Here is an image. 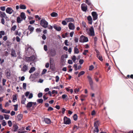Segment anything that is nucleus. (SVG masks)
<instances>
[{"label": "nucleus", "mask_w": 133, "mask_h": 133, "mask_svg": "<svg viewBox=\"0 0 133 133\" xmlns=\"http://www.w3.org/2000/svg\"><path fill=\"white\" fill-rule=\"evenodd\" d=\"M40 24L42 26L45 28L48 27V23L45 19H42L41 21Z\"/></svg>", "instance_id": "f257e3e1"}, {"label": "nucleus", "mask_w": 133, "mask_h": 133, "mask_svg": "<svg viewBox=\"0 0 133 133\" xmlns=\"http://www.w3.org/2000/svg\"><path fill=\"white\" fill-rule=\"evenodd\" d=\"M88 41V38L87 37L83 35H81L80 37L79 42L81 43L87 42Z\"/></svg>", "instance_id": "f03ea898"}, {"label": "nucleus", "mask_w": 133, "mask_h": 133, "mask_svg": "<svg viewBox=\"0 0 133 133\" xmlns=\"http://www.w3.org/2000/svg\"><path fill=\"white\" fill-rule=\"evenodd\" d=\"M87 32L90 36H94L95 34L94 28L93 26H91L89 29V31L88 30Z\"/></svg>", "instance_id": "7ed1b4c3"}, {"label": "nucleus", "mask_w": 133, "mask_h": 133, "mask_svg": "<svg viewBox=\"0 0 133 133\" xmlns=\"http://www.w3.org/2000/svg\"><path fill=\"white\" fill-rule=\"evenodd\" d=\"M71 123V121L69 118L65 116L64 118V123L66 124H69Z\"/></svg>", "instance_id": "20e7f679"}, {"label": "nucleus", "mask_w": 133, "mask_h": 133, "mask_svg": "<svg viewBox=\"0 0 133 133\" xmlns=\"http://www.w3.org/2000/svg\"><path fill=\"white\" fill-rule=\"evenodd\" d=\"M87 77L89 79V83L91 87V89L92 90H94V87L93 85V82L92 79L91 77L89 76H88Z\"/></svg>", "instance_id": "39448f33"}, {"label": "nucleus", "mask_w": 133, "mask_h": 133, "mask_svg": "<svg viewBox=\"0 0 133 133\" xmlns=\"http://www.w3.org/2000/svg\"><path fill=\"white\" fill-rule=\"evenodd\" d=\"M82 10L84 12H86L87 9V6L85 4H82L81 5Z\"/></svg>", "instance_id": "423d86ee"}, {"label": "nucleus", "mask_w": 133, "mask_h": 133, "mask_svg": "<svg viewBox=\"0 0 133 133\" xmlns=\"http://www.w3.org/2000/svg\"><path fill=\"white\" fill-rule=\"evenodd\" d=\"M91 14L93 20L95 21L97 19L98 15L96 12H92Z\"/></svg>", "instance_id": "0eeeda50"}, {"label": "nucleus", "mask_w": 133, "mask_h": 133, "mask_svg": "<svg viewBox=\"0 0 133 133\" xmlns=\"http://www.w3.org/2000/svg\"><path fill=\"white\" fill-rule=\"evenodd\" d=\"M35 56L34 55H32L30 57H26V59L27 61H33L35 59Z\"/></svg>", "instance_id": "6e6552de"}, {"label": "nucleus", "mask_w": 133, "mask_h": 133, "mask_svg": "<svg viewBox=\"0 0 133 133\" xmlns=\"http://www.w3.org/2000/svg\"><path fill=\"white\" fill-rule=\"evenodd\" d=\"M14 10L11 7H8L6 9V12L10 14H11L13 12Z\"/></svg>", "instance_id": "1a4fd4ad"}, {"label": "nucleus", "mask_w": 133, "mask_h": 133, "mask_svg": "<svg viewBox=\"0 0 133 133\" xmlns=\"http://www.w3.org/2000/svg\"><path fill=\"white\" fill-rule=\"evenodd\" d=\"M68 27L70 30H74L75 29V26L73 23H69L68 24Z\"/></svg>", "instance_id": "9d476101"}, {"label": "nucleus", "mask_w": 133, "mask_h": 133, "mask_svg": "<svg viewBox=\"0 0 133 133\" xmlns=\"http://www.w3.org/2000/svg\"><path fill=\"white\" fill-rule=\"evenodd\" d=\"M5 75L6 77L8 78H9L10 77V71L9 69H7L5 71Z\"/></svg>", "instance_id": "9b49d317"}, {"label": "nucleus", "mask_w": 133, "mask_h": 133, "mask_svg": "<svg viewBox=\"0 0 133 133\" xmlns=\"http://www.w3.org/2000/svg\"><path fill=\"white\" fill-rule=\"evenodd\" d=\"M28 69V66L26 65H23L22 68L21 69V70L24 72H25Z\"/></svg>", "instance_id": "f8f14e48"}, {"label": "nucleus", "mask_w": 133, "mask_h": 133, "mask_svg": "<svg viewBox=\"0 0 133 133\" xmlns=\"http://www.w3.org/2000/svg\"><path fill=\"white\" fill-rule=\"evenodd\" d=\"M50 53L51 56H55L56 55V51L54 49H51Z\"/></svg>", "instance_id": "ddd939ff"}, {"label": "nucleus", "mask_w": 133, "mask_h": 133, "mask_svg": "<svg viewBox=\"0 0 133 133\" xmlns=\"http://www.w3.org/2000/svg\"><path fill=\"white\" fill-rule=\"evenodd\" d=\"M23 115L22 114H19L17 115L16 118V120L18 121H20Z\"/></svg>", "instance_id": "4468645a"}, {"label": "nucleus", "mask_w": 133, "mask_h": 133, "mask_svg": "<svg viewBox=\"0 0 133 133\" xmlns=\"http://www.w3.org/2000/svg\"><path fill=\"white\" fill-rule=\"evenodd\" d=\"M65 21L67 22H74V20L72 18H68L65 19Z\"/></svg>", "instance_id": "2eb2a0df"}, {"label": "nucleus", "mask_w": 133, "mask_h": 133, "mask_svg": "<svg viewBox=\"0 0 133 133\" xmlns=\"http://www.w3.org/2000/svg\"><path fill=\"white\" fill-rule=\"evenodd\" d=\"M20 17L23 20H25L26 18L25 14L23 12H22L21 13Z\"/></svg>", "instance_id": "dca6fc26"}, {"label": "nucleus", "mask_w": 133, "mask_h": 133, "mask_svg": "<svg viewBox=\"0 0 133 133\" xmlns=\"http://www.w3.org/2000/svg\"><path fill=\"white\" fill-rule=\"evenodd\" d=\"M44 120L45 123L47 124H50L51 122L50 119L48 118H44Z\"/></svg>", "instance_id": "f3484780"}, {"label": "nucleus", "mask_w": 133, "mask_h": 133, "mask_svg": "<svg viewBox=\"0 0 133 133\" xmlns=\"http://www.w3.org/2000/svg\"><path fill=\"white\" fill-rule=\"evenodd\" d=\"M11 55L12 57H16L17 55L15 50L13 49H11Z\"/></svg>", "instance_id": "a211bd4d"}, {"label": "nucleus", "mask_w": 133, "mask_h": 133, "mask_svg": "<svg viewBox=\"0 0 133 133\" xmlns=\"http://www.w3.org/2000/svg\"><path fill=\"white\" fill-rule=\"evenodd\" d=\"M26 101V98L25 97L24 95L22 96V98L21 101V103L23 104H24L25 101Z\"/></svg>", "instance_id": "6ab92c4d"}, {"label": "nucleus", "mask_w": 133, "mask_h": 133, "mask_svg": "<svg viewBox=\"0 0 133 133\" xmlns=\"http://www.w3.org/2000/svg\"><path fill=\"white\" fill-rule=\"evenodd\" d=\"M54 28L58 31H60L61 30V27L58 26L56 25H54Z\"/></svg>", "instance_id": "aec40b11"}, {"label": "nucleus", "mask_w": 133, "mask_h": 133, "mask_svg": "<svg viewBox=\"0 0 133 133\" xmlns=\"http://www.w3.org/2000/svg\"><path fill=\"white\" fill-rule=\"evenodd\" d=\"M32 102H28L26 106V107L28 108H29L32 106Z\"/></svg>", "instance_id": "412c9836"}, {"label": "nucleus", "mask_w": 133, "mask_h": 133, "mask_svg": "<svg viewBox=\"0 0 133 133\" xmlns=\"http://www.w3.org/2000/svg\"><path fill=\"white\" fill-rule=\"evenodd\" d=\"M14 131V132L16 131L18 129V127L17 124H14L13 126Z\"/></svg>", "instance_id": "4be33fe9"}, {"label": "nucleus", "mask_w": 133, "mask_h": 133, "mask_svg": "<svg viewBox=\"0 0 133 133\" xmlns=\"http://www.w3.org/2000/svg\"><path fill=\"white\" fill-rule=\"evenodd\" d=\"M6 15L4 12H1L0 16L2 18H4L6 17Z\"/></svg>", "instance_id": "5701e85b"}, {"label": "nucleus", "mask_w": 133, "mask_h": 133, "mask_svg": "<svg viewBox=\"0 0 133 133\" xmlns=\"http://www.w3.org/2000/svg\"><path fill=\"white\" fill-rule=\"evenodd\" d=\"M82 24L83 26L84 27L85 29L87 31L88 30V28L87 27L86 25V24L85 22L83 21L82 22Z\"/></svg>", "instance_id": "b1692460"}, {"label": "nucleus", "mask_w": 133, "mask_h": 133, "mask_svg": "<svg viewBox=\"0 0 133 133\" xmlns=\"http://www.w3.org/2000/svg\"><path fill=\"white\" fill-rule=\"evenodd\" d=\"M79 53V50L77 48V46L74 48V53L75 54H78Z\"/></svg>", "instance_id": "393cba45"}, {"label": "nucleus", "mask_w": 133, "mask_h": 133, "mask_svg": "<svg viewBox=\"0 0 133 133\" xmlns=\"http://www.w3.org/2000/svg\"><path fill=\"white\" fill-rule=\"evenodd\" d=\"M28 29L31 32L30 33L31 34L33 31L34 28L33 27H32L31 26L29 25L28 26Z\"/></svg>", "instance_id": "a878e982"}, {"label": "nucleus", "mask_w": 133, "mask_h": 133, "mask_svg": "<svg viewBox=\"0 0 133 133\" xmlns=\"http://www.w3.org/2000/svg\"><path fill=\"white\" fill-rule=\"evenodd\" d=\"M2 112L6 114H9L10 112V110H7L6 109H3L1 111Z\"/></svg>", "instance_id": "bb28decb"}, {"label": "nucleus", "mask_w": 133, "mask_h": 133, "mask_svg": "<svg viewBox=\"0 0 133 133\" xmlns=\"http://www.w3.org/2000/svg\"><path fill=\"white\" fill-rule=\"evenodd\" d=\"M23 21V20L21 19L20 17H18L17 18V22L18 23H20L22 21Z\"/></svg>", "instance_id": "cd10ccee"}, {"label": "nucleus", "mask_w": 133, "mask_h": 133, "mask_svg": "<svg viewBox=\"0 0 133 133\" xmlns=\"http://www.w3.org/2000/svg\"><path fill=\"white\" fill-rule=\"evenodd\" d=\"M51 16L52 17H56L58 16V14L57 13L53 12L51 14Z\"/></svg>", "instance_id": "c85d7f7f"}, {"label": "nucleus", "mask_w": 133, "mask_h": 133, "mask_svg": "<svg viewBox=\"0 0 133 133\" xmlns=\"http://www.w3.org/2000/svg\"><path fill=\"white\" fill-rule=\"evenodd\" d=\"M35 70V68L34 67H32L30 68L29 72L30 73H31L33 72Z\"/></svg>", "instance_id": "c756f323"}, {"label": "nucleus", "mask_w": 133, "mask_h": 133, "mask_svg": "<svg viewBox=\"0 0 133 133\" xmlns=\"http://www.w3.org/2000/svg\"><path fill=\"white\" fill-rule=\"evenodd\" d=\"M19 8L20 9H25L26 8V6L24 5H21L19 6Z\"/></svg>", "instance_id": "7c9ffc66"}, {"label": "nucleus", "mask_w": 133, "mask_h": 133, "mask_svg": "<svg viewBox=\"0 0 133 133\" xmlns=\"http://www.w3.org/2000/svg\"><path fill=\"white\" fill-rule=\"evenodd\" d=\"M97 57L100 61H102L103 60L102 57L101 55H100V54L99 55H97Z\"/></svg>", "instance_id": "2f4dec72"}, {"label": "nucleus", "mask_w": 133, "mask_h": 133, "mask_svg": "<svg viewBox=\"0 0 133 133\" xmlns=\"http://www.w3.org/2000/svg\"><path fill=\"white\" fill-rule=\"evenodd\" d=\"M99 121H98L95 122L94 124V127H98V125H99Z\"/></svg>", "instance_id": "473e14b6"}, {"label": "nucleus", "mask_w": 133, "mask_h": 133, "mask_svg": "<svg viewBox=\"0 0 133 133\" xmlns=\"http://www.w3.org/2000/svg\"><path fill=\"white\" fill-rule=\"evenodd\" d=\"M85 72L84 71H82L80 72L78 74V77H79L81 75H82L84 74Z\"/></svg>", "instance_id": "72a5a7b5"}, {"label": "nucleus", "mask_w": 133, "mask_h": 133, "mask_svg": "<svg viewBox=\"0 0 133 133\" xmlns=\"http://www.w3.org/2000/svg\"><path fill=\"white\" fill-rule=\"evenodd\" d=\"M3 115L4 116V118L5 119L8 120L9 119V116L8 115L5 114Z\"/></svg>", "instance_id": "f704fd0d"}, {"label": "nucleus", "mask_w": 133, "mask_h": 133, "mask_svg": "<svg viewBox=\"0 0 133 133\" xmlns=\"http://www.w3.org/2000/svg\"><path fill=\"white\" fill-rule=\"evenodd\" d=\"M62 97L63 99H66L68 98V96L66 95L63 94L62 95Z\"/></svg>", "instance_id": "c9c22d12"}, {"label": "nucleus", "mask_w": 133, "mask_h": 133, "mask_svg": "<svg viewBox=\"0 0 133 133\" xmlns=\"http://www.w3.org/2000/svg\"><path fill=\"white\" fill-rule=\"evenodd\" d=\"M37 101L39 103H42L43 102V100L42 99H39L37 100Z\"/></svg>", "instance_id": "e433bc0d"}, {"label": "nucleus", "mask_w": 133, "mask_h": 133, "mask_svg": "<svg viewBox=\"0 0 133 133\" xmlns=\"http://www.w3.org/2000/svg\"><path fill=\"white\" fill-rule=\"evenodd\" d=\"M16 28V25H14L11 28V31H14Z\"/></svg>", "instance_id": "4c0bfd02"}, {"label": "nucleus", "mask_w": 133, "mask_h": 133, "mask_svg": "<svg viewBox=\"0 0 133 133\" xmlns=\"http://www.w3.org/2000/svg\"><path fill=\"white\" fill-rule=\"evenodd\" d=\"M85 2L88 5H91V4L90 1L89 0H85Z\"/></svg>", "instance_id": "58836bf2"}, {"label": "nucleus", "mask_w": 133, "mask_h": 133, "mask_svg": "<svg viewBox=\"0 0 133 133\" xmlns=\"http://www.w3.org/2000/svg\"><path fill=\"white\" fill-rule=\"evenodd\" d=\"M73 117L74 120L76 121L77 119V114H75L73 116Z\"/></svg>", "instance_id": "ea45409f"}, {"label": "nucleus", "mask_w": 133, "mask_h": 133, "mask_svg": "<svg viewBox=\"0 0 133 133\" xmlns=\"http://www.w3.org/2000/svg\"><path fill=\"white\" fill-rule=\"evenodd\" d=\"M95 129L94 130V131L95 132L98 133L99 132V129H98V127H95Z\"/></svg>", "instance_id": "a19ab883"}, {"label": "nucleus", "mask_w": 133, "mask_h": 133, "mask_svg": "<svg viewBox=\"0 0 133 133\" xmlns=\"http://www.w3.org/2000/svg\"><path fill=\"white\" fill-rule=\"evenodd\" d=\"M76 57L75 55L73 56L72 58V61H73L74 63H75V61L76 59Z\"/></svg>", "instance_id": "79ce46f5"}, {"label": "nucleus", "mask_w": 133, "mask_h": 133, "mask_svg": "<svg viewBox=\"0 0 133 133\" xmlns=\"http://www.w3.org/2000/svg\"><path fill=\"white\" fill-rule=\"evenodd\" d=\"M37 106V103L36 102H33L32 103V108H35Z\"/></svg>", "instance_id": "37998d69"}, {"label": "nucleus", "mask_w": 133, "mask_h": 133, "mask_svg": "<svg viewBox=\"0 0 133 133\" xmlns=\"http://www.w3.org/2000/svg\"><path fill=\"white\" fill-rule=\"evenodd\" d=\"M8 124L9 127H11L12 125V123L11 121L10 120H9L8 121Z\"/></svg>", "instance_id": "c03bdc74"}, {"label": "nucleus", "mask_w": 133, "mask_h": 133, "mask_svg": "<svg viewBox=\"0 0 133 133\" xmlns=\"http://www.w3.org/2000/svg\"><path fill=\"white\" fill-rule=\"evenodd\" d=\"M2 124L3 126H5L6 125V123L5 120H3L2 121Z\"/></svg>", "instance_id": "a18cd8bd"}, {"label": "nucleus", "mask_w": 133, "mask_h": 133, "mask_svg": "<svg viewBox=\"0 0 133 133\" xmlns=\"http://www.w3.org/2000/svg\"><path fill=\"white\" fill-rule=\"evenodd\" d=\"M13 106L14 107V109L15 111H16L17 110V108L18 105L17 104L13 105Z\"/></svg>", "instance_id": "49530a36"}, {"label": "nucleus", "mask_w": 133, "mask_h": 133, "mask_svg": "<svg viewBox=\"0 0 133 133\" xmlns=\"http://www.w3.org/2000/svg\"><path fill=\"white\" fill-rule=\"evenodd\" d=\"M88 50H84V51L83 52V54L84 55H86V53H88Z\"/></svg>", "instance_id": "de8ad7c7"}, {"label": "nucleus", "mask_w": 133, "mask_h": 133, "mask_svg": "<svg viewBox=\"0 0 133 133\" xmlns=\"http://www.w3.org/2000/svg\"><path fill=\"white\" fill-rule=\"evenodd\" d=\"M56 82H58L59 80V78L58 76H57L55 77Z\"/></svg>", "instance_id": "09e8293b"}, {"label": "nucleus", "mask_w": 133, "mask_h": 133, "mask_svg": "<svg viewBox=\"0 0 133 133\" xmlns=\"http://www.w3.org/2000/svg\"><path fill=\"white\" fill-rule=\"evenodd\" d=\"M74 68L75 70L76 71L78 70V68H77V64H75L74 65Z\"/></svg>", "instance_id": "8fccbe9b"}, {"label": "nucleus", "mask_w": 133, "mask_h": 133, "mask_svg": "<svg viewBox=\"0 0 133 133\" xmlns=\"http://www.w3.org/2000/svg\"><path fill=\"white\" fill-rule=\"evenodd\" d=\"M79 88H76L74 90V92L76 93L77 92H79Z\"/></svg>", "instance_id": "3c124183"}, {"label": "nucleus", "mask_w": 133, "mask_h": 133, "mask_svg": "<svg viewBox=\"0 0 133 133\" xmlns=\"http://www.w3.org/2000/svg\"><path fill=\"white\" fill-rule=\"evenodd\" d=\"M87 19L88 21H92V19L91 16H89L87 17Z\"/></svg>", "instance_id": "603ef678"}, {"label": "nucleus", "mask_w": 133, "mask_h": 133, "mask_svg": "<svg viewBox=\"0 0 133 133\" xmlns=\"http://www.w3.org/2000/svg\"><path fill=\"white\" fill-rule=\"evenodd\" d=\"M43 96V94L42 92L39 93L38 95V97L39 98Z\"/></svg>", "instance_id": "864d4df0"}, {"label": "nucleus", "mask_w": 133, "mask_h": 133, "mask_svg": "<svg viewBox=\"0 0 133 133\" xmlns=\"http://www.w3.org/2000/svg\"><path fill=\"white\" fill-rule=\"evenodd\" d=\"M68 35V34L67 33H65L64 34L62 35V37L63 38H65V37L67 36Z\"/></svg>", "instance_id": "5fc2aeb1"}, {"label": "nucleus", "mask_w": 133, "mask_h": 133, "mask_svg": "<svg viewBox=\"0 0 133 133\" xmlns=\"http://www.w3.org/2000/svg\"><path fill=\"white\" fill-rule=\"evenodd\" d=\"M79 62V64L81 65L83 63L84 60L82 59H80Z\"/></svg>", "instance_id": "6e6d98bb"}, {"label": "nucleus", "mask_w": 133, "mask_h": 133, "mask_svg": "<svg viewBox=\"0 0 133 133\" xmlns=\"http://www.w3.org/2000/svg\"><path fill=\"white\" fill-rule=\"evenodd\" d=\"M94 68V66L93 65H91L89 67V70H92Z\"/></svg>", "instance_id": "4d7b16f0"}, {"label": "nucleus", "mask_w": 133, "mask_h": 133, "mask_svg": "<svg viewBox=\"0 0 133 133\" xmlns=\"http://www.w3.org/2000/svg\"><path fill=\"white\" fill-rule=\"evenodd\" d=\"M0 34L2 35H5V32L3 31H0Z\"/></svg>", "instance_id": "13d9d810"}, {"label": "nucleus", "mask_w": 133, "mask_h": 133, "mask_svg": "<svg viewBox=\"0 0 133 133\" xmlns=\"http://www.w3.org/2000/svg\"><path fill=\"white\" fill-rule=\"evenodd\" d=\"M66 22L65 21H62V23L64 25H65L67 24Z\"/></svg>", "instance_id": "bf43d9fd"}, {"label": "nucleus", "mask_w": 133, "mask_h": 133, "mask_svg": "<svg viewBox=\"0 0 133 133\" xmlns=\"http://www.w3.org/2000/svg\"><path fill=\"white\" fill-rule=\"evenodd\" d=\"M17 99V98L16 96H15L14 97L13 96L12 101L14 102H15V101Z\"/></svg>", "instance_id": "052dcab7"}, {"label": "nucleus", "mask_w": 133, "mask_h": 133, "mask_svg": "<svg viewBox=\"0 0 133 133\" xmlns=\"http://www.w3.org/2000/svg\"><path fill=\"white\" fill-rule=\"evenodd\" d=\"M6 80L4 79H3L2 81L3 85H4L5 84V83L6 82Z\"/></svg>", "instance_id": "680f3d73"}, {"label": "nucleus", "mask_w": 133, "mask_h": 133, "mask_svg": "<svg viewBox=\"0 0 133 133\" xmlns=\"http://www.w3.org/2000/svg\"><path fill=\"white\" fill-rule=\"evenodd\" d=\"M0 9L1 10L3 11H4L5 10V6L1 7Z\"/></svg>", "instance_id": "e2e57ef3"}, {"label": "nucleus", "mask_w": 133, "mask_h": 133, "mask_svg": "<svg viewBox=\"0 0 133 133\" xmlns=\"http://www.w3.org/2000/svg\"><path fill=\"white\" fill-rule=\"evenodd\" d=\"M42 39L44 40H45L46 38V37L44 34H43L42 36Z\"/></svg>", "instance_id": "0e129e2a"}, {"label": "nucleus", "mask_w": 133, "mask_h": 133, "mask_svg": "<svg viewBox=\"0 0 133 133\" xmlns=\"http://www.w3.org/2000/svg\"><path fill=\"white\" fill-rule=\"evenodd\" d=\"M33 97V94L32 93H31L29 94V96L28 97V98L29 99Z\"/></svg>", "instance_id": "69168bd1"}, {"label": "nucleus", "mask_w": 133, "mask_h": 133, "mask_svg": "<svg viewBox=\"0 0 133 133\" xmlns=\"http://www.w3.org/2000/svg\"><path fill=\"white\" fill-rule=\"evenodd\" d=\"M96 114V112L95 110H93L91 113V115L92 116Z\"/></svg>", "instance_id": "338daca9"}, {"label": "nucleus", "mask_w": 133, "mask_h": 133, "mask_svg": "<svg viewBox=\"0 0 133 133\" xmlns=\"http://www.w3.org/2000/svg\"><path fill=\"white\" fill-rule=\"evenodd\" d=\"M53 110V108L50 107H49L48 108V111H52Z\"/></svg>", "instance_id": "774afa93"}]
</instances>
